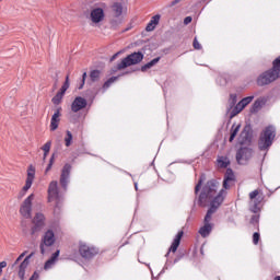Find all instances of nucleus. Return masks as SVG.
Wrapping results in <instances>:
<instances>
[{"mask_svg": "<svg viewBox=\"0 0 280 280\" xmlns=\"http://www.w3.org/2000/svg\"><path fill=\"white\" fill-rule=\"evenodd\" d=\"M122 14H124V5L119 2H115L112 5L110 20H109V24L112 25L113 30H117V27L121 25Z\"/></svg>", "mask_w": 280, "mask_h": 280, "instance_id": "nucleus-5", "label": "nucleus"}, {"mask_svg": "<svg viewBox=\"0 0 280 280\" xmlns=\"http://www.w3.org/2000/svg\"><path fill=\"white\" fill-rule=\"evenodd\" d=\"M264 104H266V101H264V98H257L254 104L252 105V107L249 108V113L252 115H255V113H259V110H261V107L264 106Z\"/></svg>", "mask_w": 280, "mask_h": 280, "instance_id": "nucleus-23", "label": "nucleus"}, {"mask_svg": "<svg viewBox=\"0 0 280 280\" xmlns=\"http://www.w3.org/2000/svg\"><path fill=\"white\" fill-rule=\"evenodd\" d=\"M215 194H218V180L210 179L205 184L199 194L198 206L207 207L208 202H213V199L217 197Z\"/></svg>", "mask_w": 280, "mask_h": 280, "instance_id": "nucleus-1", "label": "nucleus"}, {"mask_svg": "<svg viewBox=\"0 0 280 280\" xmlns=\"http://www.w3.org/2000/svg\"><path fill=\"white\" fill-rule=\"evenodd\" d=\"M104 9L102 8H95L91 11L90 13V19L92 21V23H102V21H104Z\"/></svg>", "mask_w": 280, "mask_h": 280, "instance_id": "nucleus-19", "label": "nucleus"}, {"mask_svg": "<svg viewBox=\"0 0 280 280\" xmlns=\"http://www.w3.org/2000/svg\"><path fill=\"white\" fill-rule=\"evenodd\" d=\"M119 79V77H112L109 78L104 84H103V89L106 91V89H110V85L115 82H117V80Z\"/></svg>", "mask_w": 280, "mask_h": 280, "instance_id": "nucleus-34", "label": "nucleus"}, {"mask_svg": "<svg viewBox=\"0 0 280 280\" xmlns=\"http://www.w3.org/2000/svg\"><path fill=\"white\" fill-rule=\"evenodd\" d=\"M31 188H32V184L25 182V185L23 186V188L20 190L18 195V200H23V198H25V195L27 194V191H30Z\"/></svg>", "mask_w": 280, "mask_h": 280, "instance_id": "nucleus-28", "label": "nucleus"}, {"mask_svg": "<svg viewBox=\"0 0 280 280\" xmlns=\"http://www.w3.org/2000/svg\"><path fill=\"white\" fill-rule=\"evenodd\" d=\"M56 244V234L54 230H47L42 238V243L39 245L42 255H45V246H54Z\"/></svg>", "mask_w": 280, "mask_h": 280, "instance_id": "nucleus-12", "label": "nucleus"}, {"mask_svg": "<svg viewBox=\"0 0 280 280\" xmlns=\"http://www.w3.org/2000/svg\"><path fill=\"white\" fill-rule=\"evenodd\" d=\"M34 194H31L21 205L20 213L26 220L32 219V202H34Z\"/></svg>", "mask_w": 280, "mask_h": 280, "instance_id": "nucleus-11", "label": "nucleus"}, {"mask_svg": "<svg viewBox=\"0 0 280 280\" xmlns=\"http://www.w3.org/2000/svg\"><path fill=\"white\" fill-rule=\"evenodd\" d=\"M48 154H49V153H45V152H44L43 161H46Z\"/></svg>", "mask_w": 280, "mask_h": 280, "instance_id": "nucleus-55", "label": "nucleus"}, {"mask_svg": "<svg viewBox=\"0 0 280 280\" xmlns=\"http://www.w3.org/2000/svg\"><path fill=\"white\" fill-rule=\"evenodd\" d=\"M174 261L176 262V261H178V259H175Z\"/></svg>", "mask_w": 280, "mask_h": 280, "instance_id": "nucleus-61", "label": "nucleus"}, {"mask_svg": "<svg viewBox=\"0 0 280 280\" xmlns=\"http://www.w3.org/2000/svg\"><path fill=\"white\" fill-rule=\"evenodd\" d=\"M144 55L141 51H135L122 58L113 69L112 73H117V71H124L128 67H135V65H140L143 62Z\"/></svg>", "mask_w": 280, "mask_h": 280, "instance_id": "nucleus-2", "label": "nucleus"}, {"mask_svg": "<svg viewBox=\"0 0 280 280\" xmlns=\"http://www.w3.org/2000/svg\"><path fill=\"white\" fill-rule=\"evenodd\" d=\"M264 192H261L259 189L249 192V211L252 213H259V211H261L259 205L264 202Z\"/></svg>", "mask_w": 280, "mask_h": 280, "instance_id": "nucleus-6", "label": "nucleus"}, {"mask_svg": "<svg viewBox=\"0 0 280 280\" xmlns=\"http://www.w3.org/2000/svg\"><path fill=\"white\" fill-rule=\"evenodd\" d=\"M42 150L46 153L49 154V151L51 150V141L46 142L43 147Z\"/></svg>", "mask_w": 280, "mask_h": 280, "instance_id": "nucleus-40", "label": "nucleus"}, {"mask_svg": "<svg viewBox=\"0 0 280 280\" xmlns=\"http://www.w3.org/2000/svg\"><path fill=\"white\" fill-rule=\"evenodd\" d=\"M71 170L72 166L71 164L67 163L63 165L62 170H61V175H60V186L62 187V189H65V191H67V187L69 185V178L71 176Z\"/></svg>", "mask_w": 280, "mask_h": 280, "instance_id": "nucleus-13", "label": "nucleus"}, {"mask_svg": "<svg viewBox=\"0 0 280 280\" xmlns=\"http://www.w3.org/2000/svg\"><path fill=\"white\" fill-rule=\"evenodd\" d=\"M1 280H8V278L4 277V278H2Z\"/></svg>", "mask_w": 280, "mask_h": 280, "instance_id": "nucleus-58", "label": "nucleus"}, {"mask_svg": "<svg viewBox=\"0 0 280 280\" xmlns=\"http://www.w3.org/2000/svg\"><path fill=\"white\" fill-rule=\"evenodd\" d=\"M72 141H73V133H71V131L67 130L66 138H65L66 148H70Z\"/></svg>", "mask_w": 280, "mask_h": 280, "instance_id": "nucleus-33", "label": "nucleus"}, {"mask_svg": "<svg viewBox=\"0 0 280 280\" xmlns=\"http://www.w3.org/2000/svg\"><path fill=\"white\" fill-rule=\"evenodd\" d=\"M211 231H213V224L205 223L199 230V235H201V237H209Z\"/></svg>", "mask_w": 280, "mask_h": 280, "instance_id": "nucleus-24", "label": "nucleus"}, {"mask_svg": "<svg viewBox=\"0 0 280 280\" xmlns=\"http://www.w3.org/2000/svg\"><path fill=\"white\" fill-rule=\"evenodd\" d=\"M7 266H8L7 261H1L0 262V277H1V275H3V268H5Z\"/></svg>", "mask_w": 280, "mask_h": 280, "instance_id": "nucleus-50", "label": "nucleus"}, {"mask_svg": "<svg viewBox=\"0 0 280 280\" xmlns=\"http://www.w3.org/2000/svg\"><path fill=\"white\" fill-rule=\"evenodd\" d=\"M21 229L24 235H27L28 231H27V221L23 220L21 221Z\"/></svg>", "mask_w": 280, "mask_h": 280, "instance_id": "nucleus-44", "label": "nucleus"}, {"mask_svg": "<svg viewBox=\"0 0 280 280\" xmlns=\"http://www.w3.org/2000/svg\"><path fill=\"white\" fill-rule=\"evenodd\" d=\"M230 108H233L237 104V94H230Z\"/></svg>", "mask_w": 280, "mask_h": 280, "instance_id": "nucleus-38", "label": "nucleus"}, {"mask_svg": "<svg viewBox=\"0 0 280 280\" xmlns=\"http://www.w3.org/2000/svg\"><path fill=\"white\" fill-rule=\"evenodd\" d=\"M260 237H261V235L258 232H255L253 234V244H255V246H257V244H259Z\"/></svg>", "mask_w": 280, "mask_h": 280, "instance_id": "nucleus-43", "label": "nucleus"}, {"mask_svg": "<svg viewBox=\"0 0 280 280\" xmlns=\"http://www.w3.org/2000/svg\"><path fill=\"white\" fill-rule=\"evenodd\" d=\"M154 30H156V25L152 22H150L145 27V32H154Z\"/></svg>", "mask_w": 280, "mask_h": 280, "instance_id": "nucleus-45", "label": "nucleus"}, {"mask_svg": "<svg viewBox=\"0 0 280 280\" xmlns=\"http://www.w3.org/2000/svg\"><path fill=\"white\" fill-rule=\"evenodd\" d=\"M70 83H69V74L66 77V81L62 84L61 89L59 90L60 93H63V95L67 93V90L69 89Z\"/></svg>", "mask_w": 280, "mask_h": 280, "instance_id": "nucleus-36", "label": "nucleus"}, {"mask_svg": "<svg viewBox=\"0 0 280 280\" xmlns=\"http://www.w3.org/2000/svg\"><path fill=\"white\" fill-rule=\"evenodd\" d=\"M249 224H253L254 226L259 224V214L252 215V218L249 220Z\"/></svg>", "mask_w": 280, "mask_h": 280, "instance_id": "nucleus-39", "label": "nucleus"}, {"mask_svg": "<svg viewBox=\"0 0 280 280\" xmlns=\"http://www.w3.org/2000/svg\"><path fill=\"white\" fill-rule=\"evenodd\" d=\"M177 3H180V0H173V1L168 4V8H174V5H177Z\"/></svg>", "mask_w": 280, "mask_h": 280, "instance_id": "nucleus-53", "label": "nucleus"}, {"mask_svg": "<svg viewBox=\"0 0 280 280\" xmlns=\"http://www.w3.org/2000/svg\"><path fill=\"white\" fill-rule=\"evenodd\" d=\"M250 159H253V149L242 147L236 151V162L238 165H246Z\"/></svg>", "mask_w": 280, "mask_h": 280, "instance_id": "nucleus-9", "label": "nucleus"}, {"mask_svg": "<svg viewBox=\"0 0 280 280\" xmlns=\"http://www.w3.org/2000/svg\"><path fill=\"white\" fill-rule=\"evenodd\" d=\"M62 113V107H58L54 115L51 116L50 120V130L54 132L55 130H58V126L60 125V117Z\"/></svg>", "mask_w": 280, "mask_h": 280, "instance_id": "nucleus-20", "label": "nucleus"}, {"mask_svg": "<svg viewBox=\"0 0 280 280\" xmlns=\"http://www.w3.org/2000/svg\"><path fill=\"white\" fill-rule=\"evenodd\" d=\"M57 84H58V79L55 80L54 89H56Z\"/></svg>", "mask_w": 280, "mask_h": 280, "instance_id": "nucleus-56", "label": "nucleus"}, {"mask_svg": "<svg viewBox=\"0 0 280 280\" xmlns=\"http://www.w3.org/2000/svg\"><path fill=\"white\" fill-rule=\"evenodd\" d=\"M160 61H161V57L154 58L148 63H145L144 66H142L140 69L137 68L136 70L126 71L121 75H130V73H135V71H142V73H145L148 69H152V67H155V65H159Z\"/></svg>", "mask_w": 280, "mask_h": 280, "instance_id": "nucleus-16", "label": "nucleus"}, {"mask_svg": "<svg viewBox=\"0 0 280 280\" xmlns=\"http://www.w3.org/2000/svg\"><path fill=\"white\" fill-rule=\"evenodd\" d=\"M56 264V260H54L52 258H49L45 265H44V270H49V268H51V266Z\"/></svg>", "mask_w": 280, "mask_h": 280, "instance_id": "nucleus-41", "label": "nucleus"}, {"mask_svg": "<svg viewBox=\"0 0 280 280\" xmlns=\"http://www.w3.org/2000/svg\"><path fill=\"white\" fill-rule=\"evenodd\" d=\"M84 84H86V72H83L81 84L79 85V91H82L84 89Z\"/></svg>", "mask_w": 280, "mask_h": 280, "instance_id": "nucleus-42", "label": "nucleus"}, {"mask_svg": "<svg viewBox=\"0 0 280 280\" xmlns=\"http://www.w3.org/2000/svg\"><path fill=\"white\" fill-rule=\"evenodd\" d=\"M192 47H194V49H202V46L200 45V43H198L197 37L194 38Z\"/></svg>", "mask_w": 280, "mask_h": 280, "instance_id": "nucleus-46", "label": "nucleus"}, {"mask_svg": "<svg viewBox=\"0 0 280 280\" xmlns=\"http://www.w3.org/2000/svg\"><path fill=\"white\" fill-rule=\"evenodd\" d=\"M184 234H185V233H184L183 231H179V232L177 233V235L175 236V238H174V241H173L171 247L168 248V252H167V254H166V257L170 256V253H176V250H178V247L180 246V240H183V235H184Z\"/></svg>", "mask_w": 280, "mask_h": 280, "instance_id": "nucleus-22", "label": "nucleus"}, {"mask_svg": "<svg viewBox=\"0 0 280 280\" xmlns=\"http://www.w3.org/2000/svg\"><path fill=\"white\" fill-rule=\"evenodd\" d=\"M102 78V71L101 70H92L90 72V81L95 83V82H100Z\"/></svg>", "mask_w": 280, "mask_h": 280, "instance_id": "nucleus-26", "label": "nucleus"}, {"mask_svg": "<svg viewBox=\"0 0 280 280\" xmlns=\"http://www.w3.org/2000/svg\"><path fill=\"white\" fill-rule=\"evenodd\" d=\"M62 97H65V94L62 92H57V94L51 98V102L55 106H60L62 104Z\"/></svg>", "mask_w": 280, "mask_h": 280, "instance_id": "nucleus-30", "label": "nucleus"}, {"mask_svg": "<svg viewBox=\"0 0 280 280\" xmlns=\"http://www.w3.org/2000/svg\"><path fill=\"white\" fill-rule=\"evenodd\" d=\"M54 161H56V153H52L50 160H49V163L45 170V174L51 172V167H54Z\"/></svg>", "mask_w": 280, "mask_h": 280, "instance_id": "nucleus-37", "label": "nucleus"}, {"mask_svg": "<svg viewBox=\"0 0 280 280\" xmlns=\"http://www.w3.org/2000/svg\"><path fill=\"white\" fill-rule=\"evenodd\" d=\"M38 279V273L35 271L33 276L30 278V280H36Z\"/></svg>", "mask_w": 280, "mask_h": 280, "instance_id": "nucleus-54", "label": "nucleus"}, {"mask_svg": "<svg viewBox=\"0 0 280 280\" xmlns=\"http://www.w3.org/2000/svg\"><path fill=\"white\" fill-rule=\"evenodd\" d=\"M218 165H219V167L224 170V168L229 167V165H231V161H229V158H226V156H220L218 159Z\"/></svg>", "mask_w": 280, "mask_h": 280, "instance_id": "nucleus-29", "label": "nucleus"}, {"mask_svg": "<svg viewBox=\"0 0 280 280\" xmlns=\"http://www.w3.org/2000/svg\"><path fill=\"white\" fill-rule=\"evenodd\" d=\"M124 32H128V28L124 30Z\"/></svg>", "mask_w": 280, "mask_h": 280, "instance_id": "nucleus-60", "label": "nucleus"}, {"mask_svg": "<svg viewBox=\"0 0 280 280\" xmlns=\"http://www.w3.org/2000/svg\"><path fill=\"white\" fill-rule=\"evenodd\" d=\"M230 183H235V173H233V168H226L223 179V189H231Z\"/></svg>", "mask_w": 280, "mask_h": 280, "instance_id": "nucleus-21", "label": "nucleus"}, {"mask_svg": "<svg viewBox=\"0 0 280 280\" xmlns=\"http://www.w3.org/2000/svg\"><path fill=\"white\" fill-rule=\"evenodd\" d=\"M35 176H36V167H34V165L31 164L27 170V177L25 183L33 185Z\"/></svg>", "mask_w": 280, "mask_h": 280, "instance_id": "nucleus-25", "label": "nucleus"}, {"mask_svg": "<svg viewBox=\"0 0 280 280\" xmlns=\"http://www.w3.org/2000/svg\"><path fill=\"white\" fill-rule=\"evenodd\" d=\"M253 100H255V96H247L244 97L242 101H240L238 103H241V105L243 106V108H246L247 105L250 104V102H253Z\"/></svg>", "mask_w": 280, "mask_h": 280, "instance_id": "nucleus-35", "label": "nucleus"}, {"mask_svg": "<svg viewBox=\"0 0 280 280\" xmlns=\"http://www.w3.org/2000/svg\"><path fill=\"white\" fill-rule=\"evenodd\" d=\"M205 180H207V175L201 174L197 185L195 186V195L196 196H198L200 189L202 188V183H205Z\"/></svg>", "mask_w": 280, "mask_h": 280, "instance_id": "nucleus-31", "label": "nucleus"}, {"mask_svg": "<svg viewBox=\"0 0 280 280\" xmlns=\"http://www.w3.org/2000/svg\"><path fill=\"white\" fill-rule=\"evenodd\" d=\"M60 198V191L58 190V182L52 180L48 186V202L58 200Z\"/></svg>", "mask_w": 280, "mask_h": 280, "instance_id": "nucleus-15", "label": "nucleus"}, {"mask_svg": "<svg viewBox=\"0 0 280 280\" xmlns=\"http://www.w3.org/2000/svg\"><path fill=\"white\" fill-rule=\"evenodd\" d=\"M33 226L31 228V236L36 238L40 231L45 229V214L44 213H36L32 220Z\"/></svg>", "mask_w": 280, "mask_h": 280, "instance_id": "nucleus-7", "label": "nucleus"}, {"mask_svg": "<svg viewBox=\"0 0 280 280\" xmlns=\"http://www.w3.org/2000/svg\"><path fill=\"white\" fill-rule=\"evenodd\" d=\"M226 194V190L221 189L219 194L214 197V199L210 202V208L208 209L206 217L203 219V224H211V218L213 213L220 209L222 206V202H224V195Z\"/></svg>", "mask_w": 280, "mask_h": 280, "instance_id": "nucleus-4", "label": "nucleus"}, {"mask_svg": "<svg viewBox=\"0 0 280 280\" xmlns=\"http://www.w3.org/2000/svg\"><path fill=\"white\" fill-rule=\"evenodd\" d=\"M79 254L82 259L90 261V259H93L96 255H100V248L81 242L79 243Z\"/></svg>", "mask_w": 280, "mask_h": 280, "instance_id": "nucleus-8", "label": "nucleus"}, {"mask_svg": "<svg viewBox=\"0 0 280 280\" xmlns=\"http://www.w3.org/2000/svg\"><path fill=\"white\" fill-rule=\"evenodd\" d=\"M160 21H161V15H159V14L154 15V16L152 18V20H151V22H152L153 24H155V25H156Z\"/></svg>", "mask_w": 280, "mask_h": 280, "instance_id": "nucleus-48", "label": "nucleus"}, {"mask_svg": "<svg viewBox=\"0 0 280 280\" xmlns=\"http://www.w3.org/2000/svg\"><path fill=\"white\" fill-rule=\"evenodd\" d=\"M135 188L138 189L137 184H135Z\"/></svg>", "mask_w": 280, "mask_h": 280, "instance_id": "nucleus-59", "label": "nucleus"}, {"mask_svg": "<svg viewBox=\"0 0 280 280\" xmlns=\"http://www.w3.org/2000/svg\"><path fill=\"white\" fill-rule=\"evenodd\" d=\"M25 255H27V252L22 253L16 260L14 261L13 266H16L19 264V261H21L23 259V257H25Z\"/></svg>", "mask_w": 280, "mask_h": 280, "instance_id": "nucleus-47", "label": "nucleus"}, {"mask_svg": "<svg viewBox=\"0 0 280 280\" xmlns=\"http://www.w3.org/2000/svg\"><path fill=\"white\" fill-rule=\"evenodd\" d=\"M240 145H250L253 143V127L245 125L238 137Z\"/></svg>", "mask_w": 280, "mask_h": 280, "instance_id": "nucleus-10", "label": "nucleus"}, {"mask_svg": "<svg viewBox=\"0 0 280 280\" xmlns=\"http://www.w3.org/2000/svg\"><path fill=\"white\" fill-rule=\"evenodd\" d=\"M58 257H60V250L57 249L50 257V259H52L54 261H56V259H58Z\"/></svg>", "mask_w": 280, "mask_h": 280, "instance_id": "nucleus-49", "label": "nucleus"}, {"mask_svg": "<svg viewBox=\"0 0 280 280\" xmlns=\"http://www.w3.org/2000/svg\"><path fill=\"white\" fill-rule=\"evenodd\" d=\"M275 137H277V129L275 126H267L264 131L260 133L258 139V149L260 152L268 150L275 142Z\"/></svg>", "mask_w": 280, "mask_h": 280, "instance_id": "nucleus-3", "label": "nucleus"}, {"mask_svg": "<svg viewBox=\"0 0 280 280\" xmlns=\"http://www.w3.org/2000/svg\"><path fill=\"white\" fill-rule=\"evenodd\" d=\"M244 107L242 106V104L238 102L236 104V106L232 109L231 114H230V119H233V117H236V115H240V113H242V109Z\"/></svg>", "mask_w": 280, "mask_h": 280, "instance_id": "nucleus-32", "label": "nucleus"}, {"mask_svg": "<svg viewBox=\"0 0 280 280\" xmlns=\"http://www.w3.org/2000/svg\"><path fill=\"white\" fill-rule=\"evenodd\" d=\"M191 21H194V19L191 16H186L184 19V25H189V23H191Z\"/></svg>", "mask_w": 280, "mask_h": 280, "instance_id": "nucleus-51", "label": "nucleus"}, {"mask_svg": "<svg viewBox=\"0 0 280 280\" xmlns=\"http://www.w3.org/2000/svg\"><path fill=\"white\" fill-rule=\"evenodd\" d=\"M32 257H34V252L26 256L19 266L18 275L21 280H25V270H27V266H30V259H32Z\"/></svg>", "mask_w": 280, "mask_h": 280, "instance_id": "nucleus-18", "label": "nucleus"}, {"mask_svg": "<svg viewBox=\"0 0 280 280\" xmlns=\"http://www.w3.org/2000/svg\"><path fill=\"white\" fill-rule=\"evenodd\" d=\"M273 280H280V276H276Z\"/></svg>", "mask_w": 280, "mask_h": 280, "instance_id": "nucleus-57", "label": "nucleus"}, {"mask_svg": "<svg viewBox=\"0 0 280 280\" xmlns=\"http://www.w3.org/2000/svg\"><path fill=\"white\" fill-rule=\"evenodd\" d=\"M119 54H121V51H118V52L114 54V55L110 57L109 61L113 62V61L117 60V57L119 56Z\"/></svg>", "mask_w": 280, "mask_h": 280, "instance_id": "nucleus-52", "label": "nucleus"}, {"mask_svg": "<svg viewBox=\"0 0 280 280\" xmlns=\"http://www.w3.org/2000/svg\"><path fill=\"white\" fill-rule=\"evenodd\" d=\"M240 128H242V125H233L231 128V133H230V143H233V141H235V138L237 137V132H240Z\"/></svg>", "mask_w": 280, "mask_h": 280, "instance_id": "nucleus-27", "label": "nucleus"}, {"mask_svg": "<svg viewBox=\"0 0 280 280\" xmlns=\"http://www.w3.org/2000/svg\"><path fill=\"white\" fill-rule=\"evenodd\" d=\"M88 104L86 98L77 96L71 104V110L72 113H80V110H84Z\"/></svg>", "mask_w": 280, "mask_h": 280, "instance_id": "nucleus-14", "label": "nucleus"}, {"mask_svg": "<svg viewBox=\"0 0 280 280\" xmlns=\"http://www.w3.org/2000/svg\"><path fill=\"white\" fill-rule=\"evenodd\" d=\"M32 257H34V252L26 256L19 266L18 275L21 280H25V270H27V266H30V259H32Z\"/></svg>", "mask_w": 280, "mask_h": 280, "instance_id": "nucleus-17", "label": "nucleus"}]
</instances>
